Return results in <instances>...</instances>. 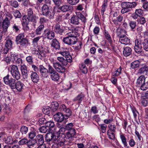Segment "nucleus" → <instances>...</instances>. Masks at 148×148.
I'll return each instance as SVG.
<instances>
[{
	"label": "nucleus",
	"mask_w": 148,
	"mask_h": 148,
	"mask_svg": "<svg viewBox=\"0 0 148 148\" xmlns=\"http://www.w3.org/2000/svg\"><path fill=\"white\" fill-rule=\"evenodd\" d=\"M64 138V136H58V134L53 135L52 133H47L46 135L45 140L47 142H49L51 141L53 142L54 143V145L55 147H59L65 144L66 142H68L67 144H69L70 145H71L72 142H70V141H68L65 139Z\"/></svg>",
	"instance_id": "f257e3e1"
},
{
	"label": "nucleus",
	"mask_w": 148,
	"mask_h": 148,
	"mask_svg": "<svg viewBox=\"0 0 148 148\" xmlns=\"http://www.w3.org/2000/svg\"><path fill=\"white\" fill-rule=\"evenodd\" d=\"M76 15H73L70 19L71 23L75 25H78L80 23V20L84 23L86 21V18L80 12L76 13Z\"/></svg>",
	"instance_id": "f03ea898"
},
{
	"label": "nucleus",
	"mask_w": 148,
	"mask_h": 148,
	"mask_svg": "<svg viewBox=\"0 0 148 148\" xmlns=\"http://www.w3.org/2000/svg\"><path fill=\"white\" fill-rule=\"evenodd\" d=\"M137 5V3L135 2H124L122 3L121 5L122 9L121 13L124 14L130 12L132 8H135Z\"/></svg>",
	"instance_id": "7ed1b4c3"
},
{
	"label": "nucleus",
	"mask_w": 148,
	"mask_h": 148,
	"mask_svg": "<svg viewBox=\"0 0 148 148\" xmlns=\"http://www.w3.org/2000/svg\"><path fill=\"white\" fill-rule=\"evenodd\" d=\"M49 7L46 4H44L42 7V14L50 19L54 18L55 12L53 10H51Z\"/></svg>",
	"instance_id": "20e7f679"
},
{
	"label": "nucleus",
	"mask_w": 148,
	"mask_h": 148,
	"mask_svg": "<svg viewBox=\"0 0 148 148\" xmlns=\"http://www.w3.org/2000/svg\"><path fill=\"white\" fill-rule=\"evenodd\" d=\"M23 33L19 34L16 37L15 41L16 43L20 45L26 47L28 44V41L27 39L24 38Z\"/></svg>",
	"instance_id": "39448f33"
},
{
	"label": "nucleus",
	"mask_w": 148,
	"mask_h": 148,
	"mask_svg": "<svg viewBox=\"0 0 148 148\" xmlns=\"http://www.w3.org/2000/svg\"><path fill=\"white\" fill-rule=\"evenodd\" d=\"M145 78L144 75H141L137 79L136 84L140 88L143 90H146L148 88V82L145 83Z\"/></svg>",
	"instance_id": "423d86ee"
},
{
	"label": "nucleus",
	"mask_w": 148,
	"mask_h": 148,
	"mask_svg": "<svg viewBox=\"0 0 148 148\" xmlns=\"http://www.w3.org/2000/svg\"><path fill=\"white\" fill-rule=\"evenodd\" d=\"M3 81L5 84L9 85L12 89H14L16 84V80L12 78H10V75L8 74L3 78Z\"/></svg>",
	"instance_id": "0eeeda50"
},
{
	"label": "nucleus",
	"mask_w": 148,
	"mask_h": 148,
	"mask_svg": "<svg viewBox=\"0 0 148 148\" xmlns=\"http://www.w3.org/2000/svg\"><path fill=\"white\" fill-rule=\"evenodd\" d=\"M10 72L12 76L17 80H18L20 78L21 74L17 67L15 65H12L11 68Z\"/></svg>",
	"instance_id": "6e6552de"
},
{
	"label": "nucleus",
	"mask_w": 148,
	"mask_h": 148,
	"mask_svg": "<svg viewBox=\"0 0 148 148\" xmlns=\"http://www.w3.org/2000/svg\"><path fill=\"white\" fill-rule=\"evenodd\" d=\"M28 18L30 21L34 23H36L38 17L36 16V14L33 12V10L31 8L27 10Z\"/></svg>",
	"instance_id": "1a4fd4ad"
},
{
	"label": "nucleus",
	"mask_w": 148,
	"mask_h": 148,
	"mask_svg": "<svg viewBox=\"0 0 148 148\" xmlns=\"http://www.w3.org/2000/svg\"><path fill=\"white\" fill-rule=\"evenodd\" d=\"M49 73L51 79L53 81H58L59 79V74L53 68L50 67L49 70Z\"/></svg>",
	"instance_id": "9d476101"
},
{
	"label": "nucleus",
	"mask_w": 148,
	"mask_h": 148,
	"mask_svg": "<svg viewBox=\"0 0 148 148\" xmlns=\"http://www.w3.org/2000/svg\"><path fill=\"white\" fill-rule=\"evenodd\" d=\"M142 42L143 41L140 39H136L135 40L134 50L138 54L140 53L142 51L143 46Z\"/></svg>",
	"instance_id": "9b49d317"
},
{
	"label": "nucleus",
	"mask_w": 148,
	"mask_h": 148,
	"mask_svg": "<svg viewBox=\"0 0 148 148\" xmlns=\"http://www.w3.org/2000/svg\"><path fill=\"white\" fill-rule=\"evenodd\" d=\"M48 69L45 68L42 65L39 66V71L42 76L43 77H47L48 76V74L49 73V69L52 66L50 65L48 66Z\"/></svg>",
	"instance_id": "f8f14e48"
},
{
	"label": "nucleus",
	"mask_w": 148,
	"mask_h": 148,
	"mask_svg": "<svg viewBox=\"0 0 148 148\" xmlns=\"http://www.w3.org/2000/svg\"><path fill=\"white\" fill-rule=\"evenodd\" d=\"M63 42L69 46H71L76 44L77 41L69 36L64 37L63 39Z\"/></svg>",
	"instance_id": "ddd939ff"
},
{
	"label": "nucleus",
	"mask_w": 148,
	"mask_h": 148,
	"mask_svg": "<svg viewBox=\"0 0 148 148\" xmlns=\"http://www.w3.org/2000/svg\"><path fill=\"white\" fill-rule=\"evenodd\" d=\"M76 135V132L75 129H72L69 130L66 133V135L64 137V138H66V140H68V139H70L68 141H70L71 142V140Z\"/></svg>",
	"instance_id": "4468645a"
},
{
	"label": "nucleus",
	"mask_w": 148,
	"mask_h": 148,
	"mask_svg": "<svg viewBox=\"0 0 148 148\" xmlns=\"http://www.w3.org/2000/svg\"><path fill=\"white\" fill-rule=\"evenodd\" d=\"M44 32L46 37L49 40H53L55 37L54 32L50 29H47Z\"/></svg>",
	"instance_id": "2eb2a0df"
},
{
	"label": "nucleus",
	"mask_w": 148,
	"mask_h": 148,
	"mask_svg": "<svg viewBox=\"0 0 148 148\" xmlns=\"http://www.w3.org/2000/svg\"><path fill=\"white\" fill-rule=\"evenodd\" d=\"M53 67L58 72L63 73L65 71V68L62 66L58 62H54L53 63Z\"/></svg>",
	"instance_id": "dca6fc26"
},
{
	"label": "nucleus",
	"mask_w": 148,
	"mask_h": 148,
	"mask_svg": "<svg viewBox=\"0 0 148 148\" xmlns=\"http://www.w3.org/2000/svg\"><path fill=\"white\" fill-rule=\"evenodd\" d=\"M117 36L119 37V40L121 44L127 45L130 43V40L125 35H117Z\"/></svg>",
	"instance_id": "f3484780"
},
{
	"label": "nucleus",
	"mask_w": 148,
	"mask_h": 148,
	"mask_svg": "<svg viewBox=\"0 0 148 148\" xmlns=\"http://www.w3.org/2000/svg\"><path fill=\"white\" fill-rule=\"evenodd\" d=\"M53 117L55 121L61 123L64 119H65L66 117L62 113L58 112L56 113L54 115Z\"/></svg>",
	"instance_id": "a211bd4d"
},
{
	"label": "nucleus",
	"mask_w": 148,
	"mask_h": 148,
	"mask_svg": "<svg viewBox=\"0 0 148 148\" xmlns=\"http://www.w3.org/2000/svg\"><path fill=\"white\" fill-rule=\"evenodd\" d=\"M64 30L58 23H56L54 27V31L57 34L60 35L62 34L64 32Z\"/></svg>",
	"instance_id": "6ab92c4d"
},
{
	"label": "nucleus",
	"mask_w": 148,
	"mask_h": 148,
	"mask_svg": "<svg viewBox=\"0 0 148 148\" xmlns=\"http://www.w3.org/2000/svg\"><path fill=\"white\" fill-rule=\"evenodd\" d=\"M51 46L56 49L59 50L60 48V43L57 39L56 38L53 39L51 41Z\"/></svg>",
	"instance_id": "aec40b11"
},
{
	"label": "nucleus",
	"mask_w": 148,
	"mask_h": 148,
	"mask_svg": "<svg viewBox=\"0 0 148 148\" xmlns=\"http://www.w3.org/2000/svg\"><path fill=\"white\" fill-rule=\"evenodd\" d=\"M58 9L63 12H66L71 10L72 9V7L69 4H64L60 7Z\"/></svg>",
	"instance_id": "412c9836"
},
{
	"label": "nucleus",
	"mask_w": 148,
	"mask_h": 148,
	"mask_svg": "<svg viewBox=\"0 0 148 148\" xmlns=\"http://www.w3.org/2000/svg\"><path fill=\"white\" fill-rule=\"evenodd\" d=\"M30 75L32 81L34 83H37L39 80V76L36 72L31 71Z\"/></svg>",
	"instance_id": "4be33fe9"
},
{
	"label": "nucleus",
	"mask_w": 148,
	"mask_h": 148,
	"mask_svg": "<svg viewBox=\"0 0 148 148\" xmlns=\"http://www.w3.org/2000/svg\"><path fill=\"white\" fill-rule=\"evenodd\" d=\"M148 73V67L146 65L140 68L138 71V73L140 75H147Z\"/></svg>",
	"instance_id": "5701e85b"
},
{
	"label": "nucleus",
	"mask_w": 148,
	"mask_h": 148,
	"mask_svg": "<svg viewBox=\"0 0 148 148\" xmlns=\"http://www.w3.org/2000/svg\"><path fill=\"white\" fill-rule=\"evenodd\" d=\"M35 140V143H37L38 145L43 144L44 141L43 135L41 134H38L36 136Z\"/></svg>",
	"instance_id": "b1692460"
},
{
	"label": "nucleus",
	"mask_w": 148,
	"mask_h": 148,
	"mask_svg": "<svg viewBox=\"0 0 148 148\" xmlns=\"http://www.w3.org/2000/svg\"><path fill=\"white\" fill-rule=\"evenodd\" d=\"M10 21L3 19L2 23V28L4 32L7 31V29L10 24Z\"/></svg>",
	"instance_id": "393cba45"
},
{
	"label": "nucleus",
	"mask_w": 148,
	"mask_h": 148,
	"mask_svg": "<svg viewBox=\"0 0 148 148\" xmlns=\"http://www.w3.org/2000/svg\"><path fill=\"white\" fill-rule=\"evenodd\" d=\"M123 19V17L121 15H119L116 18L113 19L112 21L114 24L117 25H119V23H121Z\"/></svg>",
	"instance_id": "a878e982"
},
{
	"label": "nucleus",
	"mask_w": 148,
	"mask_h": 148,
	"mask_svg": "<svg viewBox=\"0 0 148 148\" xmlns=\"http://www.w3.org/2000/svg\"><path fill=\"white\" fill-rule=\"evenodd\" d=\"M84 97L85 95L81 93L73 99V101H77L78 103H79L84 99Z\"/></svg>",
	"instance_id": "bb28decb"
},
{
	"label": "nucleus",
	"mask_w": 148,
	"mask_h": 148,
	"mask_svg": "<svg viewBox=\"0 0 148 148\" xmlns=\"http://www.w3.org/2000/svg\"><path fill=\"white\" fill-rule=\"evenodd\" d=\"M123 54L124 56L125 57L128 56L131 53L132 49L130 47H127L123 48Z\"/></svg>",
	"instance_id": "cd10ccee"
},
{
	"label": "nucleus",
	"mask_w": 148,
	"mask_h": 148,
	"mask_svg": "<svg viewBox=\"0 0 148 148\" xmlns=\"http://www.w3.org/2000/svg\"><path fill=\"white\" fill-rule=\"evenodd\" d=\"M21 69L22 75L24 78H27L28 76V71L26 66L24 65L21 66Z\"/></svg>",
	"instance_id": "c85d7f7f"
},
{
	"label": "nucleus",
	"mask_w": 148,
	"mask_h": 148,
	"mask_svg": "<svg viewBox=\"0 0 148 148\" xmlns=\"http://www.w3.org/2000/svg\"><path fill=\"white\" fill-rule=\"evenodd\" d=\"M140 64V62L138 60H136L132 62L130 64L131 67L134 69L138 68Z\"/></svg>",
	"instance_id": "c756f323"
},
{
	"label": "nucleus",
	"mask_w": 148,
	"mask_h": 148,
	"mask_svg": "<svg viewBox=\"0 0 148 148\" xmlns=\"http://www.w3.org/2000/svg\"><path fill=\"white\" fill-rule=\"evenodd\" d=\"M24 86V85L23 83L20 81H17L16 83L14 88H16L17 90L19 91H20L22 89L23 87Z\"/></svg>",
	"instance_id": "7c9ffc66"
},
{
	"label": "nucleus",
	"mask_w": 148,
	"mask_h": 148,
	"mask_svg": "<svg viewBox=\"0 0 148 148\" xmlns=\"http://www.w3.org/2000/svg\"><path fill=\"white\" fill-rule=\"evenodd\" d=\"M78 34V33L77 31L73 30L71 32L67 33V35L77 41V36Z\"/></svg>",
	"instance_id": "2f4dec72"
},
{
	"label": "nucleus",
	"mask_w": 148,
	"mask_h": 148,
	"mask_svg": "<svg viewBox=\"0 0 148 148\" xmlns=\"http://www.w3.org/2000/svg\"><path fill=\"white\" fill-rule=\"evenodd\" d=\"M66 130L65 127L64 128V127H62L58 132H54L53 133H52V134H53V135H55L57 134H58V136H62V134H64Z\"/></svg>",
	"instance_id": "473e14b6"
},
{
	"label": "nucleus",
	"mask_w": 148,
	"mask_h": 148,
	"mask_svg": "<svg viewBox=\"0 0 148 148\" xmlns=\"http://www.w3.org/2000/svg\"><path fill=\"white\" fill-rule=\"evenodd\" d=\"M44 27V25L41 24L38 26L35 30V32L37 35H40Z\"/></svg>",
	"instance_id": "72a5a7b5"
},
{
	"label": "nucleus",
	"mask_w": 148,
	"mask_h": 148,
	"mask_svg": "<svg viewBox=\"0 0 148 148\" xmlns=\"http://www.w3.org/2000/svg\"><path fill=\"white\" fill-rule=\"evenodd\" d=\"M131 30L132 31L134 32L135 31V29L136 26V21H130L129 24Z\"/></svg>",
	"instance_id": "f704fd0d"
},
{
	"label": "nucleus",
	"mask_w": 148,
	"mask_h": 148,
	"mask_svg": "<svg viewBox=\"0 0 148 148\" xmlns=\"http://www.w3.org/2000/svg\"><path fill=\"white\" fill-rule=\"evenodd\" d=\"M51 110L53 112L56 111L58 108L59 104L56 101L53 102L51 104Z\"/></svg>",
	"instance_id": "c9c22d12"
},
{
	"label": "nucleus",
	"mask_w": 148,
	"mask_h": 148,
	"mask_svg": "<svg viewBox=\"0 0 148 148\" xmlns=\"http://www.w3.org/2000/svg\"><path fill=\"white\" fill-rule=\"evenodd\" d=\"M79 67L81 71H82L84 73L86 74L87 73V69L83 63L79 65Z\"/></svg>",
	"instance_id": "e433bc0d"
},
{
	"label": "nucleus",
	"mask_w": 148,
	"mask_h": 148,
	"mask_svg": "<svg viewBox=\"0 0 148 148\" xmlns=\"http://www.w3.org/2000/svg\"><path fill=\"white\" fill-rule=\"evenodd\" d=\"M46 127L48 128V130L50 129L51 128L53 127L55 125L54 122L53 121H49L47 122L45 124Z\"/></svg>",
	"instance_id": "4c0bfd02"
},
{
	"label": "nucleus",
	"mask_w": 148,
	"mask_h": 148,
	"mask_svg": "<svg viewBox=\"0 0 148 148\" xmlns=\"http://www.w3.org/2000/svg\"><path fill=\"white\" fill-rule=\"evenodd\" d=\"M66 114L64 115L65 117V119H67L71 115L72 112L71 110L69 108L66 109L64 111Z\"/></svg>",
	"instance_id": "58836bf2"
},
{
	"label": "nucleus",
	"mask_w": 148,
	"mask_h": 148,
	"mask_svg": "<svg viewBox=\"0 0 148 148\" xmlns=\"http://www.w3.org/2000/svg\"><path fill=\"white\" fill-rule=\"evenodd\" d=\"M28 127L25 126L23 125L21 127L20 129V132L23 135L25 134L28 132Z\"/></svg>",
	"instance_id": "ea45409f"
},
{
	"label": "nucleus",
	"mask_w": 148,
	"mask_h": 148,
	"mask_svg": "<svg viewBox=\"0 0 148 148\" xmlns=\"http://www.w3.org/2000/svg\"><path fill=\"white\" fill-rule=\"evenodd\" d=\"M142 43L144 49L146 51H148V40H144Z\"/></svg>",
	"instance_id": "a19ab883"
},
{
	"label": "nucleus",
	"mask_w": 148,
	"mask_h": 148,
	"mask_svg": "<svg viewBox=\"0 0 148 148\" xmlns=\"http://www.w3.org/2000/svg\"><path fill=\"white\" fill-rule=\"evenodd\" d=\"M37 134L36 131L33 130L30 132L28 134V136L29 138L31 139H33Z\"/></svg>",
	"instance_id": "79ce46f5"
},
{
	"label": "nucleus",
	"mask_w": 148,
	"mask_h": 148,
	"mask_svg": "<svg viewBox=\"0 0 148 148\" xmlns=\"http://www.w3.org/2000/svg\"><path fill=\"white\" fill-rule=\"evenodd\" d=\"M51 108L48 106H46L44 107L42 111L44 113L48 114L50 113V110Z\"/></svg>",
	"instance_id": "37998d69"
},
{
	"label": "nucleus",
	"mask_w": 148,
	"mask_h": 148,
	"mask_svg": "<svg viewBox=\"0 0 148 148\" xmlns=\"http://www.w3.org/2000/svg\"><path fill=\"white\" fill-rule=\"evenodd\" d=\"M4 141L5 142L8 144H13V139L11 136H9L6 139L5 138Z\"/></svg>",
	"instance_id": "c03bdc74"
},
{
	"label": "nucleus",
	"mask_w": 148,
	"mask_h": 148,
	"mask_svg": "<svg viewBox=\"0 0 148 148\" xmlns=\"http://www.w3.org/2000/svg\"><path fill=\"white\" fill-rule=\"evenodd\" d=\"M27 142H28V139L25 138L19 141L18 142V144L20 145H26Z\"/></svg>",
	"instance_id": "a18cd8bd"
},
{
	"label": "nucleus",
	"mask_w": 148,
	"mask_h": 148,
	"mask_svg": "<svg viewBox=\"0 0 148 148\" xmlns=\"http://www.w3.org/2000/svg\"><path fill=\"white\" fill-rule=\"evenodd\" d=\"M107 135L109 138L112 140H114L115 138V134L114 133L111 131L108 130L107 132Z\"/></svg>",
	"instance_id": "49530a36"
},
{
	"label": "nucleus",
	"mask_w": 148,
	"mask_h": 148,
	"mask_svg": "<svg viewBox=\"0 0 148 148\" xmlns=\"http://www.w3.org/2000/svg\"><path fill=\"white\" fill-rule=\"evenodd\" d=\"M35 140L34 139L33 140H28V142H27L26 145L27 146L31 147V146H33L35 143Z\"/></svg>",
	"instance_id": "de8ad7c7"
},
{
	"label": "nucleus",
	"mask_w": 148,
	"mask_h": 148,
	"mask_svg": "<svg viewBox=\"0 0 148 148\" xmlns=\"http://www.w3.org/2000/svg\"><path fill=\"white\" fill-rule=\"evenodd\" d=\"M120 138L122 142L124 145L125 147L127 146V143L126 142V138L123 134L120 135Z\"/></svg>",
	"instance_id": "09e8293b"
},
{
	"label": "nucleus",
	"mask_w": 148,
	"mask_h": 148,
	"mask_svg": "<svg viewBox=\"0 0 148 148\" xmlns=\"http://www.w3.org/2000/svg\"><path fill=\"white\" fill-rule=\"evenodd\" d=\"M48 130V128L45 125L42 126L39 128L40 132L43 133H46Z\"/></svg>",
	"instance_id": "8fccbe9b"
},
{
	"label": "nucleus",
	"mask_w": 148,
	"mask_h": 148,
	"mask_svg": "<svg viewBox=\"0 0 148 148\" xmlns=\"http://www.w3.org/2000/svg\"><path fill=\"white\" fill-rule=\"evenodd\" d=\"M40 56L42 57H45L46 56L47 52V49H45L42 48L40 50Z\"/></svg>",
	"instance_id": "3c124183"
},
{
	"label": "nucleus",
	"mask_w": 148,
	"mask_h": 148,
	"mask_svg": "<svg viewBox=\"0 0 148 148\" xmlns=\"http://www.w3.org/2000/svg\"><path fill=\"white\" fill-rule=\"evenodd\" d=\"M13 15L15 18H20L21 17V15L18 10H15L13 11Z\"/></svg>",
	"instance_id": "603ef678"
},
{
	"label": "nucleus",
	"mask_w": 148,
	"mask_h": 148,
	"mask_svg": "<svg viewBox=\"0 0 148 148\" xmlns=\"http://www.w3.org/2000/svg\"><path fill=\"white\" fill-rule=\"evenodd\" d=\"M12 45V41L10 40H8L6 41L5 47L10 49L11 48Z\"/></svg>",
	"instance_id": "864d4df0"
},
{
	"label": "nucleus",
	"mask_w": 148,
	"mask_h": 148,
	"mask_svg": "<svg viewBox=\"0 0 148 148\" xmlns=\"http://www.w3.org/2000/svg\"><path fill=\"white\" fill-rule=\"evenodd\" d=\"M104 35L106 37V39H107L110 43H112V40L111 39V37L110 35L109 34L108 32H106V31L105 32Z\"/></svg>",
	"instance_id": "5fc2aeb1"
},
{
	"label": "nucleus",
	"mask_w": 148,
	"mask_h": 148,
	"mask_svg": "<svg viewBox=\"0 0 148 148\" xmlns=\"http://www.w3.org/2000/svg\"><path fill=\"white\" fill-rule=\"evenodd\" d=\"M68 3L72 5H75L78 3L79 0H67Z\"/></svg>",
	"instance_id": "6e6d98bb"
},
{
	"label": "nucleus",
	"mask_w": 148,
	"mask_h": 148,
	"mask_svg": "<svg viewBox=\"0 0 148 148\" xmlns=\"http://www.w3.org/2000/svg\"><path fill=\"white\" fill-rule=\"evenodd\" d=\"M137 21L138 23L142 25L144 24L146 22L145 18L143 17H140L137 19Z\"/></svg>",
	"instance_id": "4d7b16f0"
},
{
	"label": "nucleus",
	"mask_w": 148,
	"mask_h": 148,
	"mask_svg": "<svg viewBox=\"0 0 148 148\" xmlns=\"http://www.w3.org/2000/svg\"><path fill=\"white\" fill-rule=\"evenodd\" d=\"M73 126L74 125L73 123H69L65 126V129H66V130L69 131V130H71L72 129H74L73 128Z\"/></svg>",
	"instance_id": "13d9d810"
},
{
	"label": "nucleus",
	"mask_w": 148,
	"mask_h": 148,
	"mask_svg": "<svg viewBox=\"0 0 148 148\" xmlns=\"http://www.w3.org/2000/svg\"><path fill=\"white\" fill-rule=\"evenodd\" d=\"M10 5L14 8H17L18 6V2L15 0H12L10 2Z\"/></svg>",
	"instance_id": "bf43d9fd"
},
{
	"label": "nucleus",
	"mask_w": 148,
	"mask_h": 148,
	"mask_svg": "<svg viewBox=\"0 0 148 148\" xmlns=\"http://www.w3.org/2000/svg\"><path fill=\"white\" fill-rule=\"evenodd\" d=\"M23 23L26 25H28L30 21L28 18V16H24L23 17Z\"/></svg>",
	"instance_id": "052dcab7"
},
{
	"label": "nucleus",
	"mask_w": 148,
	"mask_h": 148,
	"mask_svg": "<svg viewBox=\"0 0 148 148\" xmlns=\"http://www.w3.org/2000/svg\"><path fill=\"white\" fill-rule=\"evenodd\" d=\"M13 16L10 13H8L6 14L5 20L10 21L12 19Z\"/></svg>",
	"instance_id": "680f3d73"
},
{
	"label": "nucleus",
	"mask_w": 148,
	"mask_h": 148,
	"mask_svg": "<svg viewBox=\"0 0 148 148\" xmlns=\"http://www.w3.org/2000/svg\"><path fill=\"white\" fill-rule=\"evenodd\" d=\"M131 110L134 116V118L135 119L136 118L137 114H138V113L135 108H132L131 106Z\"/></svg>",
	"instance_id": "e2e57ef3"
},
{
	"label": "nucleus",
	"mask_w": 148,
	"mask_h": 148,
	"mask_svg": "<svg viewBox=\"0 0 148 148\" xmlns=\"http://www.w3.org/2000/svg\"><path fill=\"white\" fill-rule=\"evenodd\" d=\"M91 110L94 114H96L98 112L97 108L96 106H93L91 107Z\"/></svg>",
	"instance_id": "0e129e2a"
},
{
	"label": "nucleus",
	"mask_w": 148,
	"mask_h": 148,
	"mask_svg": "<svg viewBox=\"0 0 148 148\" xmlns=\"http://www.w3.org/2000/svg\"><path fill=\"white\" fill-rule=\"evenodd\" d=\"M107 0H104V3L102 6V8L101 10L102 12H104L105 11V9L107 6Z\"/></svg>",
	"instance_id": "69168bd1"
},
{
	"label": "nucleus",
	"mask_w": 148,
	"mask_h": 148,
	"mask_svg": "<svg viewBox=\"0 0 148 148\" xmlns=\"http://www.w3.org/2000/svg\"><path fill=\"white\" fill-rule=\"evenodd\" d=\"M48 20L44 17H42L40 18V23L41 24H43L47 21Z\"/></svg>",
	"instance_id": "338daca9"
},
{
	"label": "nucleus",
	"mask_w": 148,
	"mask_h": 148,
	"mask_svg": "<svg viewBox=\"0 0 148 148\" xmlns=\"http://www.w3.org/2000/svg\"><path fill=\"white\" fill-rule=\"evenodd\" d=\"M38 122L41 124H42L44 123L45 124L47 122L46 120L44 118H40L39 119Z\"/></svg>",
	"instance_id": "774afa93"
}]
</instances>
